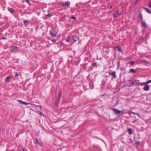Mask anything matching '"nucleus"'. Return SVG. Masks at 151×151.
<instances>
[{
	"instance_id": "2f4dec72",
	"label": "nucleus",
	"mask_w": 151,
	"mask_h": 151,
	"mask_svg": "<svg viewBox=\"0 0 151 151\" xmlns=\"http://www.w3.org/2000/svg\"><path fill=\"white\" fill-rule=\"evenodd\" d=\"M130 113L131 114H137V113H135V112H133V111L130 112Z\"/></svg>"
},
{
	"instance_id": "c03bdc74",
	"label": "nucleus",
	"mask_w": 151,
	"mask_h": 151,
	"mask_svg": "<svg viewBox=\"0 0 151 151\" xmlns=\"http://www.w3.org/2000/svg\"><path fill=\"white\" fill-rule=\"evenodd\" d=\"M138 1V0H137L136 1L137 2Z\"/></svg>"
},
{
	"instance_id": "b1692460",
	"label": "nucleus",
	"mask_w": 151,
	"mask_h": 151,
	"mask_svg": "<svg viewBox=\"0 0 151 151\" xmlns=\"http://www.w3.org/2000/svg\"><path fill=\"white\" fill-rule=\"evenodd\" d=\"M129 63L132 65H133L134 63V62L133 61L129 62Z\"/></svg>"
},
{
	"instance_id": "1a4fd4ad",
	"label": "nucleus",
	"mask_w": 151,
	"mask_h": 151,
	"mask_svg": "<svg viewBox=\"0 0 151 151\" xmlns=\"http://www.w3.org/2000/svg\"><path fill=\"white\" fill-rule=\"evenodd\" d=\"M60 99H57V100L56 101L55 103V105L56 106H58V104L60 102Z\"/></svg>"
},
{
	"instance_id": "c756f323",
	"label": "nucleus",
	"mask_w": 151,
	"mask_h": 151,
	"mask_svg": "<svg viewBox=\"0 0 151 151\" xmlns=\"http://www.w3.org/2000/svg\"><path fill=\"white\" fill-rule=\"evenodd\" d=\"M146 11L148 13H151V11L150 10H146Z\"/></svg>"
},
{
	"instance_id": "f8f14e48",
	"label": "nucleus",
	"mask_w": 151,
	"mask_h": 151,
	"mask_svg": "<svg viewBox=\"0 0 151 151\" xmlns=\"http://www.w3.org/2000/svg\"><path fill=\"white\" fill-rule=\"evenodd\" d=\"M128 131L129 134L130 135L133 134V132H132V130L131 128H129L128 129Z\"/></svg>"
},
{
	"instance_id": "37998d69",
	"label": "nucleus",
	"mask_w": 151,
	"mask_h": 151,
	"mask_svg": "<svg viewBox=\"0 0 151 151\" xmlns=\"http://www.w3.org/2000/svg\"><path fill=\"white\" fill-rule=\"evenodd\" d=\"M8 9L11 10V9H13L12 8H11V9Z\"/></svg>"
},
{
	"instance_id": "4c0bfd02",
	"label": "nucleus",
	"mask_w": 151,
	"mask_h": 151,
	"mask_svg": "<svg viewBox=\"0 0 151 151\" xmlns=\"http://www.w3.org/2000/svg\"><path fill=\"white\" fill-rule=\"evenodd\" d=\"M26 2L27 3H28L29 2V0H26Z\"/></svg>"
},
{
	"instance_id": "423d86ee",
	"label": "nucleus",
	"mask_w": 151,
	"mask_h": 151,
	"mask_svg": "<svg viewBox=\"0 0 151 151\" xmlns=\"http://www.w3.org/2000/svg\"><path fill=\"white\" fill-rule=\"evenodd\" d=\"M121 12H120L119 11H117L116 13H113V15L114 16V18H116L117 17V15H120L121 14Z\"/></svg>"
},
{
	"instance_id": "5701e85b",
	"label": "nucleus",
	"mask_w": 151,
	"mask_h": 151,
	"mask_svg": "<svg viewBox=\"0 0 151 151\" xmlns=\"http://www.w3.org/2000/svg\"><path fill=\"white\" fill-rule=\"evenodd\" d=\"M135 144L138 146L140 145V142L139 141H137L135 143Z\"/></svg>"
},
{
	"instance_id": "f3484780",
	"label": "nucleus",
	"mask_w": 151,
	"mask_h": 151,
	"mask_svg": "<svg viewBox=\"0 0 151 151\" xmlns=\"http://www.w3.org/2000/svg\"><path fill=\"white\" fill-rule=\"evenodd\" d=\"M115 49H116V50H118L119 52H122V49L121 48H120L119 47H115Z\"/></svg>"
},
{
	"instance_id": "ea45409f",
	"label": "nucleus",
	"mask_w": 151,
	"mask_h": 151,
	"mask_svg": "<svg viewBox=\"0 0 151 151\" xmlns=\"http://www.w3.org/2000/svg\"><path fill=\"white\" fill-rule=\"evenodd\" d=\"M145 9H146V10H148V9H148V8H145Z\"/></svg>"
},
{
	"instance_id": "6e6552de",
	"label": "nucleus",
	"mask_w": 151,
	"mask_h": 151,
	"mask_svg": "<svg viewBox=\"0 0 151 151\" xmlns=\"http://www.w3.org/2000/svg\"><path fill=\"white\" fill-rule=\"evenodd\" d=\"M150 89V87L149 85H145V87L143 88L144 90L148 91Z\"/></svg>"
},
{
	"instance_id": "aec40b11",
	"label": "nucleus",
	"mask_w": 151,
	"mask_h": 151,
	"mask_svg": "<svg viewBox=\"0 0 151 151\" xmlns=\"http://www.w3.org/2000/svg\"><path fill=\"white\" fill-rule=\"evenodd\" d=\"M130 72L131 73H136L135 71L133 69H131L130 70Z\"/></svg>"
},
{
	"instance_id": "4be33fe9",
	"label": "nucleus",
	"mask_w": 151,
	"mask_h": 151,
	"mask_svg": "<svg viewBox=\"0 0 151 151\" xmlns=\"http://www.w3.org/2000/svg\"><path fill=\"white\" fill-rule=\"evenodd\" d=\"M9 11L12 14H13L15 12V10H9Z\"/></svg>"
},
{
	"instance_id": "4468645a",
	"label": "nucleus",
	"mask_w": 151,
	"mask_h": 151,
	"mask_svg": "<svg viewBox=\"0 0 151 151\" xmlns=\"http://www.w3.org/2000/svg\"><path fill=\"white\" fill-rule=\"evenodd\" d=\"M35 140H36V143L37 145H39L40 146H42V145L41 144H40L39 142V141L37 139V138H35Z\"/></svg>"
},
{
	"instance_id": "0eeeda50",
	"label": "nucleus",
	"mask_w": 151,
	"mask_h": 151,
	"mask_svg": "<svg viewBox=\"0 0 151 151\" xmlns=\"http://www.w3.org/2000/svg\"><path fill=\"white\" fill-rule=\"evenodd\" d=\"M18 48V47H17L12 46L11 47V52H16L17 51V49Z\"/></svg>"
},
{
	"instance_id": "20e7f679",
	"label": "nucleus",
	"mask_w": 151,
	"mask_h": 151,
	"mask_svg": "<svg viewBox=\"0 0 151 151\" xmlns=\"http://www.w3.org/2000/svg\"><path fill=\"white\" fill-rule=\"evenodd\" d=\"M50 34L53 37H55L56 35V31L55 29H52L50 32Z\"/></svg>"
},
{
	"instance_id": "dca6fc26",
	"label": "nucleus",
	"mask_w": 151,
	"mask_h": 151,
	"mask_svg": "<svg viewBox=\"0 0 151 151\" xmlns=\"http://www.w3.org/2000/svg\"><path fill=\"white\" fill-rule=\"evenodd\" d=\"M92 66H93V67H97V63L96 62L93 63L92 64Z\"/></svg>"
},
{
	"instance_id": "72a5a7b5",
	"label": "nucleus",
	"mask_w": 151,
	"mask_h": 151,
	"mask_svg": "<svg viewBox=\"0 0 151 151\" xmlns=\"http://www.w3.org/2000/svg\"><path fill=\"white\" fill-rule=\"evenodd\" d=\"M46 15L47 16H48L49 17H50V16H51V14H46Z\"/></svg>"
},
{
	"instance_id": "c9c22d12",
	"label": "nucleus",
	"mask_w": 151,
	"mask_h": 151,
	"mask_svg": "<svg viewBox=\"0 0 151 151\" xmlns=\"http://www.w3.org/2000/svg\"><path fill=\"white\" fill-rule=\"evenodd\" d=\"M136 115H137L138 116L140 117V116L139 114L137 113Z\"/></svg>"
},
{
	"instance_id": "9d476101",
	"label": "nucleus",
	"mask_w": 151,
	"mask_h": 151,
	"mask_svg": "<svg viewBox=\"0 0 151 151\" xmlns=\"http://www.w3.org/2000/svg\"><path fill=\"white\" fill-rule=\"evenodd\" d=\"M11 78V76H7L6 78V81L7 82H9Z\"/></svg>"
},
{
	"instance_id": "f03ea898",
	"label": "nucleus",
	"mask_w": 151,
	"mask_h": 151,
	"mask_svg": "<svg viewBox=\"0 0 151 151\" xmlns=\"http://www.w3.org/2000/svg\"><path fill=\"white\" fill-rule=\"evenodd\" d=\"M140 83H141L139 82V80H135L132 82L129 86H132L135 85H140Z\"/></svg>"
},
{
	"instance_id": "bb28decb",
	"label": "nucleus",
	"mask_w": 151,
	"mask_h": 151,
	"mask_svg": "<svg viewBox=\"0 0 151 151\" xmlns=\"http://www.w3.org/2000/svg\"><path fill=\"white\" fill-rule=\"evenodd\" d=\"M18 101L19 102H20V103L21 104H23V101H22V100H18Z\"/></svg>"
},
{
	"instance_id": "58836bf2",
	"label": "nucleus",
	"mask_w": 151,
	"mask_h": 151,
	"mask_svg": "<svg viewBox=\"0 0 151 151\" xmlns=\"http://www.w3.org/2000/svg\"><path fill=\"white\" fill-rule=\"evenodd\" d=\"M40 115H43V114L41 112H40Z\"/></svg>"
},
{
	"instance_id": "9b49d317",
	"label": "nucleus",
	"mask_w": 151,
	"mask_h": 151,
	"mask_svg": "<svg viewBox=\"0 0 151 151\" xmlns=\"http://www.w3.org/2000/svg\"><path fill=\"white\" fill-rule=\"evenodd\" d=\"M110 75H112L114 78H116L115 71H114L112 73H110Z\"/></svg>"
},
{
	"instance_id": "a878e982",
	"label": "nucleus",
	"mask_w": 151,
	"mask_h": 151,
	"mask_svg": "<svg viewBox=\"0 0 151 151\" xmlns=\"http://www.w3.org/2000/svg\"><path fill=\"white\" fill-rule=\"evenodd\" d=\"M70 40V38L69 37H67L66 40V41L68 42H69Z\"/></svg>"
},
{
	"instance_id": "6ab92c4d",
	"label": "nucleus",
	"mask_w": 151,
	"mask_h": 151,
	"mask_svg": "<svg viewBox=\"0 0 151 151\" xmlns=\"http://www.w3.org/2000/svg\"><path fill=\"white\" fill-rule=\"evenodd\" d=\"M139 15L140 17L141 18V21H142V19H143L142 15V13H140V12L139 13Z\"/></svg>"
},
{
	"instance_id": "a211bd4d",
	"label": "nucleus",
	"mask_w": 151,
	"mask_h": 151,
	"mask_svg": "<svg viewBox=\"0 0 151 151\" xmlns=\"http://www.w3.org/2000/svg\"><path fill=\"white\" fill-rule=\"evenodd\" d=\"M142 24L144 27H147L145 21H143L142 22Z\"/></svg>"
},
{
	"instance_id": "393cba45",
	"label": "nucleus",
	"mask_w": 151,
	"mask_h": 151,
	"mask_svg": "<svg viewBox=\"0 0 151 151\" xmlns=\"http://www.w3.org/2000/svg\"><path fill=\"white\" fill-rule=\"evenodd\" d=\"M27 22L28 21L26 20H25L24 21V24H28L27 23Z\"/></svg>"
},
{
	"instance_id": "7ed1b4c3",
	"label": "nucleus",
	"mask_w": 151,
	"mask_h": 151,
	"mask_svg": "<svg viewBox=\"0 0 151 151\" xmlns=\"http://www.w3.org/2000/svg\"><path fill=\"white\" fill-rule=\"evenodd\" d=\"M112 110L114 112L115 114L117 115H118L121 113H122L123 112L122 111H121L118 110H116L115 108L113 109Z\"/></svg>"
},
{
	"instance_id": "7c9ffc66",
	"label": "nucleus",
	"mask_w": 151,
	"mask_h": 151,
	"mask_svg": "<svg viewBox=\"0 0 151 151\" xmlns=\"http://www.w3.org/2000/svg\"><path fill=\"white\" fill-rule=\"evenodd\" d=\"M71 18L72 19H76V18L74 16H72L71 17Z\"/></svg>"
},
{
	"instance_id": "79ce46f5",
	"label": "nucleus",
	"mask_w": 151,
	"mask_h": 151,
	"mask_svg": "<svg viewBox=\"0 0 151 151\" xmlns=\"http://www.w3.org/2000/svg\"><path fill=\"white\" fill-rule=\"evenodd\" d=\"M112 7L111 6H110V9H111L112 8Z\"/></svg>"
},
{
	"instance_id": "473e14b6",
	"label": "nucleus",
	"mask_w": 151,
	"mask_h": 151,
	"mask_svg": "<svg viewBox=\"0 0 151 151\" xmlns=\"http://www.w3.org/2000/svg\"><path fill=\"white\" fill-rule=\"evenodd\" d=\"M19 75L17 72L15 73V76L16 77L18 76Z\"/></svg>"
},
{
	"instance_id": "ddd939ff",
	"label": "nucleus",
	"mask_w": 151,
	"mask_h": 151,
	"mask_svg": "<svg viewBox=\"0 0 151 151\" xmlns=\"http://www.w3.org/2000/svg\"><path fill=\"white\" fill-rule=\"evenodd\" d=\"M148 80L145 83H140V86H142L144 85H147V84H148L149 83H148Z\"/></svg>"
},
{
	"instance_id": "f257e3e1",
	"label": "nucleus",
	"mask_w": 151,
	"mask_h": 151,
	"mask_svg": "<svg viewBox=\"0 0 151 151\" xmlns=\"http://www.w3.org/2000/svg\"><path fill=\"white\" fill-rule=\"evenodd\" d=\"M60 4L62 6L64 7V8H68V7H70V3L68 1H65V2L61 1L60 2Z\"/></svg>"
},
{
	"instance_id": "e433bc0d",
	"label": "nucleus",
	"mask_w": 151,
	"mask_h": 151,
	"mask_svg": "<svg viewBox=\"0 0 151 151\" xmlns=\"http://www.w3.org/2000/svg\"><path fill=\"white\" fill-rule=\"evenodd\" d=\"M148 83H151V80H148Z\"/></svg>"
},
{
	"instance_id": "2eb2a0df",
	"label": "nucleus",
	"mask_w": 151,
	"mask_h": 151,
	"mask_svg": "<svg viewBox=\"0 0 151 151\" xmlns=\"http://www.w3.org/2000/svg\"><path fill=\"white\" fill-rule=\"evenodd\" d=\"M61 96H62V91H59V96H58V99L60 100V99L61 98Z\"/></svg>"
},
{
	"instance_id": "c85d7f7f",
	"label": "nucleus",
	"mask_w": 151,
	"mask_h": 151,
	"mask_svg": "<svg viewBox=\"0 0 151 151\" xmlns=\"http://www.w3.org/2000/svg\"><path fill=\"white\" fill-rule=\"evenodd\" d=\"M51 40L54 43H55L56 42V40L55 39H52Z\"/></svg>"
},
{
	"instance_id": "cd10ccee",
	"label": "nucleus",
	"mask_w": 151,
	"mask_h": 151,
	"mask_svg": "<svg viewBox=\"0 0 151 151\" xmlns=\"http://www.w3.org/2000/svg\"><path fill=\"white\" fill-rule=\"evenodd\" d=\"M148 6L150 8H151V1L150 2L148 5Z\"/></svg>"
},
{
	"instance_id": "a19ab883",
	"label": "nucleus",
	"mask_w": 151,
	"mask_h": 151,
	"mask_svg": "<svg viewBox=\"0 0 151 151\" xmlns=\"http://www.w3.org/2000/svg\"><path fill=\"white\" fill-rule=\"evenodd\" d=\"M2 39H5L6 38H5L4 37H2Z\"/></svg>"
},
{
	"instance_id": "a18cd8bd",
	"label": "nucleus",
	"mask_w": 151,
	"mask_h": 151,
	"mask_svg": "<svg viewBox=\"0 0 151 151\" xmlns=\"http://www.w3.org/2000/svg\"><path fill=\"white\" fill-rule=\"evenodd\" d=\"M119 66V65H118V66Z\"/></svg>"
},
{
	"instance_id": "f704fd0d",
	"label": "nucleus",
	"mask_w": 151,
	"mask_h": 151,
	"mask_svg": "<svg viewBox=\"0 0 151 151\" xmlns=\"http://www.w3.org/2000/svg\"><path fill=\"white\" fill-rule=\"evenodd\" d=\"M20 151H24V150L22 148L20 149Z\"/></svg>"
},
{
	"instance_id": "412c9836",
	"label": "nucleus",
	"mask_w": 151,
	"mask_h": 151,
	"mask_svg": "<svg viewBox=\"0 0 151 151\" xmlns=\"http://www.w3.org/2000/svg\"><path fill=\"white\" fill-rule=\"evenodd\" d=\"M23 104H25L26 105H27L28 104H31L30 103H27L26 102L23 101Z\"/></svg>"
},
{
	"instance_id": "39448f33",
	"label": "nucleus",
	"mask_w": 151,
	"mask_h": 151,
	"mask_svg": "<svg viewBox=\"0 0 151 151\" xmlns=\"http://www.w3.org/2000/svg\"><path fill=\"white\" fill-rule=\"evenodd\" d=\"M141 62L143 64L149 66L150 65V62H147L145 60H142L141 61Z\"/></svg>"
}]
</instances>
